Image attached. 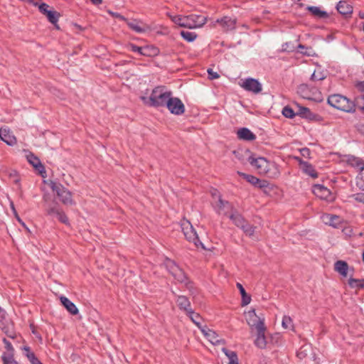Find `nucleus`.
<instances>
[{
  "label": "nucleus",
  "mask_w": 364,
  "mask_h": 364,
  "mask_svg": "<svg viewBox=\"0 0 364 364\" xmlns=\"http://www.w3.org/2000/svg\"><path fill=\"white\" fill-rule=\"evenodd\" d=\"M336 9L338 11L343 15H348L353 12V7L348 2L341 1L337 4Z\"/></svg>",
  "instance_id": "c756f323"
},
{
  "label": "nucleus",
  "mask_w": 364,
  "mask_h": 364,
  "mask_svg": "<svg viewBox=\"0 0 364 364\" xmlns=\"http://www.w3.org/2000/svg\"><path fill=\"white\" fill-rule=\"evenodd\" d=\"M109 14L114 18H118L119 20H122V21H124L126 22L127 21V18H125L124 16H123L122 15H121L119 13H117V12H113V11H109Z\"/></svg>",
  "instance_id": "5fc2aeb1"
},
{
  "label": "nucleus",
  "mask_w": 364,
  "mask_h": 364,
  "mask_svg": "<svg viewBox=\"0 0 364 364\" xmlns=\"http://www.w3.org/2000/svg\"><path fill=\"white\" fill-rule=\"evenodd\" d=\"M128 48L131 51L141 54L142 47L137 46L134 44H130Z\"/></svg>",
  "instance_id": "864d4df0"
},
{
  "label": "nucleus",
  "mask_w": 364,
  "mask_h": 364,
  "mask_svg": "<svg viewBox=\"0 0 364 364\" xmlns=\"http://www.w3.org/2000/svg\"><path fill=\"white\" fill-rule=\"evenodd\" d=\"M62 209L59 208L57 205L49 206L46 208V214L48 215H58V214L61 211Z\"/></svg>",
  "instance_id": "ea45409f"
},
{
  "label": "nucleus",
  "mask_w": 364,
  "mask_h": 364,
  "mask_svg": "<svg viewBox=\"0 0 364 364\" xmlns=\"http://www.w3.org/2000/svg\"><path fill=\"white\" fill-rule=\"evenodd\" d=\"M56 217L58 218V220L60 223H62L66 225H70L69 219L63 210H61V211H60V213L58 214V215Z\"/></svg>",
  "instance_id": "79ce46f5"
},
{
  "label": "nucleus",
  "mask_w": 364,
  "mask_h": 364,
  "mask_svg": "<svg viewBox=\"0 0 364 364\" xmlns=\"http://www.w3.org/2000/svg\"><path fill=\"white\" fill-rule=\"evenodd\" d=\"M308 9L315 16L319 18H326L328 16V14L326 11H321L317 6H309Z\"/></svg>",
  "instance_id": "c9c22d12"
},
{
  "label": "nucleus",
  "mask_w": 364,
  "mask_h": 364,
  "mask_svg": "<svg viewBox=\"0 0 364 364\" xmlns=\"http://www.w3.org/2000/svg\"><path fill=\"white\" fill-rule=\"evenodd\" d=\"M300 152L301 154V155L304 156V157H306V158H309L310 157V150L308 149V148H303L300 150Z\"/></svg>",
  "instance_id": "6e6d98bb"
},
{
  "label": "nucleus",
  "mask_w": 364,
  "mask_h": 364,
  "mask_svg": "<svg viewBox=\"0 0 364 364\" xmlns=\"http://www.w3.org/2000/svg\"><path fill=\"white\" fill-rule=\"evenodd\" d=\"M237 20L235 18L224 16L217 19L215 23H218L224 31H232L236 28Z\"/></svg>",
  "instance_id": "dca6fc26"
},
{
  "label": "nucleus",
  "mask_w": 364,
  "mask_h": 364,
  "mask_svg": "<svg viewBox=\"0 0 364 364\" xmlns=\"http://www.w3.org/2000/svg\"><path fill=\"white\" fill-rule=\"evenodd\" d=\"M242 177L244 179H245L247 181V182H250V183H252V182H260V181L252 176H250V175H247V174H245V173H242Z\"/></svg>",
  "instance_id": "3c124183"
},
{
  "label": "nucleus",
  "mask_w": 364,
  "mask_h": 364,
  "mask_svg": "<svg viewBox=\"0 0 364 364\" xmlns=\"http://www.w3.org/2000/svg\"><path fill=\"white\" fill-rule=\"evenodd\" d=\"M157 53H158V49L156 48L146 46V47L141 48V52L140 55H144V56H151V55H156Z\"/></svg>",
  "instance_id": "f704fd0d"
},
{
  "label": "nucleus",
  "mask_w": 364,
  "mask_h": 364,
  "mask_svg": "<svg viewBox=\"0 0 364 364\" xmlns=\"http://www.w3.org/2000/svg\"><path fill=\"white\" fill-rule=\"evenodd\" d=\"M164 264L167 271L176 282L184 284L188 289L193 287V282L188 279L184 271L173 260L166 258Z\"/></svg>",
  "instance_id": "7ed1b4c3"
},
{
  "label": "nucleus",
  "mask_w": 364,
  "mask_h": 364,
  "mask_svg": "<svg viewBox=\"0 0 364 364\" xmlns=\"http://www.w3.org/2000/svg\"><path fill=\"white\" fill-rule=\"evenodd\" d=\"M324 75L321 72L314 71L311 75V80L313 81L322 80L325 79Z\"/></svg>",
  "instance_id": "09e8293b"
},
{
  "label": "nucleus",
  "mask_w": 364,
  "mask_h": 364,
  "mask_svg": "<svg viewBox=\"0 0 364 364\" xmlns=\"http://www.w3.org/2000/svg\"><path fill=\"white\" fill-rule=\"evenodd\" d=\"M240 229L242 230L244 233L249 236L252 237L254 235L256 227L252 225H250L247 221L245 223V224L242 225V227L240 228Z\"/></svg>",
  "instance_id": "72a5a7b5"
},
{
  "label": "nucleus",
  "mask_w": 364,
  "mask_h": 364,
  "mask_svg": "<svg viewBox=\"0 0 364 364\" xmlns=\"http://www.w3.org/2000/svg\"><path fill=\"white\" fill-rule=\"evenodd\" d=\"M26 159L30 164H31L35 170L43 178L46 176V171L44 166L40 159L32 153L26 154Z\"/></svg>",
  "instance_id": "4468645a"
},
{
  "label": "nucleus",
  "mask_w": 364,
  "mask_h": 364,
  "mask_svg": "<svg viewBox=\"0 0 364 364\" xmlns=\"http://www.w3.org/2000/svg\"><path fill=\"white\" fill-rule=\"evenodd\" d=\"M60 301L63 306L67 309V311L71 314L72 315H76L78 314V309L75 306V304L72 302L67 297L62 296L60 298Z\"/></svg>",
  "instance_id": "b1692460"
},
{
  "label": "nucleus",
  "mask_w": 364,
  "mask_h": 364,
  "mask_svg": "<svg viewBox=\"0 0 364 364\" xmlns=\"http://www.w3.org/2000/svg\"><path fill=\"white\" fill-rule=\"evenodd\" d=\"M237 136L238 139L244 141H250L256 139V135L245 127L239 129L237 132Z\"/></svg>",
  "instance_id": "4be33fe9"
},
{
  "label": "nucleus",
  "mask_w": 364,
  "mask_h": 364,
  "mask_svg": "<svg viewBox=\"0 0 364 364\" xmlns=\"http://www.w3.org/2000/svg\"><path fill=\"white\" fill-rule=\"evenodd\" d=\"M23 350L24 355L28 359L31 364H43L36 356L35 353L31 350L29 346H23L21 348Z\"/></svg>",
  "instance_id": "c85d7f7f"
},
{
  "label": "nucleus",
  "mask_w": 364,
  "mask_h": 364,
  "mask_svg": "<svg viewBox=\"0 0 364 364\" xmlns=\"http://www.w3.org/2000/svg\"><path fill=\"white\" fill-rule=\"evenodd\" d=\"M46 16H47L48 21L53 23L55 24L58 22V18H59V14L56 12L55 11H51L50 10Z\"/></svg>",
  "instance_id": "e433bc0d"
},
{
  "label": "nucleus",
  "mask_w": 364,
  "mask_h": 364,
  "mask_svg": "<svg viewBox=\"0 0 364 364\" xmlns=\"http://www.w3.org/2000/svg\"><path fill=\"white\" fill-rule=\"evenodd\" d=\"M166 107L171 114L181 115L185 112V107L182 101L178 97L171 96Z\"/></svg>",
  "instance_id": "6e6552de"
},
{
  "label": "nucleus",
  "mask_w": 364,
  "mask_h": 364,
  "mask_svg": "<svg viewBox=\"0 0 364 364\" xmlns=\"http://www.w3.org/2000/svg\"><path fill=\"white\" fill-rule=\"evenodd\" d=\"M229 218L232 222L239 228L242 227L245 223L247 221L244 217L240 214L236 210L229 215Z\"/></svg>",
  "instance_id": "a878e982"
},
{
  "label": "nucleus",
  "mask_w": 364,
  "mask_h": 364,
  "mask_svg": "<svg viewBox=\"0 0 364 364\" xmlns=\"http://www.w3.org/2000/svg\"><path fill=\"white\" fill-rule=\"evenodd\" d=\"M34 5L38 6L39 11L45 15L50 11V10H48L49 6L48 4H46V3L38 4V2L36 1L34 3Z\"/></svg>",
  "instance_id": "49530a36"
},
{
  "label": "nucleus",
  "mask_w": 364,
  "mask_h": 364,
  "mask_svg": "<svg viewBox=\"0 0 364 364\" xmlns=\"http://www.w3.org/2000/svg\"><path fill=\"white\" fill-rule=\"evenodd\" d=\"M348 285L350 288L364 289V279H354L350 277L348 279Z\"/></svg>",
  "instance_id": "473e14b6"
},
{
  "label": "nucleus",
  "mask_w": 364,
  "mask_h": 364,
  "mask_svg": "<svg viewBox=\"0 0 364 364\" xmlns=\"http://www.w3.org/2000/svg\"><path fill=\"white\" fill-rule=\"evenodd\" d=\"M129 28L137 33H143L150 30V26L139 19H127Z\"/></svg>",
  "instance_id": "9b49d317"
},
{
  "label": "nucleus",
  "mask_w": 364,
  "mask_h": 364,
  "mask_svg": "<svg viewBox=\"0 0 364 364\" xmlns=\"http://www.w3.org/2000/svg\"><path fill=\"white\" fill-rule=\"evenodd\" d=\"M210 194L213 197V199L215 200V203L216 201H219V198H222L220 192L217 189H212L210 191Z\"/></svg>",
  "instance_id": "8fccbe9b"
},
{
  "label": "nucleus",
  "mask_w": 364,
  "mask_h": 364,
  "mask_svg": "<svg viewBox=\"0 0 364 364\" xmlns=\"http://www.w3.org/2000/svg\"><path fill=\"white\" fill-rule=\"evenodd\" d=\"M255 188H257L265 194L271 196V192L276 187L274 183H252Z\"/></svg>",
  "instance_id": "7c9ffc66"
},
{
  "label": "nucleus",
  "mask_w": 364,
  "mask_h": 364,
  "mask_svg": "<svg viewBox=\"0 0 364 364\" xmlns=\"http://www.w3.org/2000/svg\"><path fill=\"white\" fill-rule=\"evenodd\" d=\"M184 18L185 28H200L206 23V17L202 15L191 14L189 16H184Z\"/></svg>",
  "instance_id": "0eeeda50"
},
{
  "label": "nucleus",
  "mask_w": 364,
  "mask_h": 364,
  "mask_svg": "<svg viewBox=\"0 0 364 364\" xmlns=\"http://www.w3.org/2000/svg\"><path fill=\"white\" fill-rule=\"evenodd\" d=\"M249 163L260 173H267L269 167V162L264 157L251 156L248 159Z\"/></svg>",
  "instance_id": "423d86ee"
},
{
  "label": "nucleus",
  "mask_w": 364,
  "mask_h": 364,
  "mask_svg": "<svg viewBox=\"0 0 364 364\" xmlns=\"http://www.w3.org/2000/svg\"><path fill=\"white\" fill-rule=\"evenodd\" d=\"M282 325L284 328H290L293 327V321L290 316H284Z\"/></svg>",
  "instance_id": "37998d69"
},
{
  "label": "nucleus",
  "mask_w": 364,
  "mask_h": 364,
  "mask_svg": "<svg viewBox=\"0 0 364 364\" xmlns=\"http://www.w3.org/2000/svg\"><path fill=\"white\" fill-rule=\"evenodd\" d=\"M282 114L287 118L291 119L295 116L296 114L291 107L286 106L282 109Z\"/></svg>",
  "instance_id": "c03bdc74"
},
{
  "label": "nucleus",
  "mask_w": 364,
  "mask_h": 364,
  "mask_svg": "<svg viewBox=\"0 0 364 364\" xmlns=\"http://www.w3.org/2000/svg\"><path fill=\"white\" fill-rule=\"evenodd\" d=\"M355 86L359 91L364 92V81L358 82Z\"/></svg>",
  "instance_id": "bf43d9fd"
},
{
  "label": "nucleus",
  "mask_w": 364,
  "mask_h": 364,
  "mask_svg": "<svg viewBox=\"0 0 364 364\" xmlns=\"http://www.w3.org/2000/svg\"><path fill=\"white\" fill-rule=\"evenodd\" d=\"M203 335L213 344L215 346L220 345V343L224 344L225 340L219 338L217 333L208 328L206 326L200 330Z\"/></svg>",
  "instance_id": "2eb2a0df"
},
{
  "label": "nucleus",
  "mask_w": 364,
  "mask_h": 364,
  "mask_svg": "<svg viewBox=\"0 0 364 364\" xmlns=\"http://www.w3.org/2000/svg\"><path fill=\"white\" fill-rule=\"evenodd\" d=\"M2 341H3V343L4 344V347H5V348L7 350V353L6 354H14V348L12 344L11 343V342L9 341L5 338H4Z\"/></svg>",
  "instance_id": "a18cd8bd"
},
{
  "label": "nucleus",
  "mask_w": 364,
  "mask_h": 364,
  "mask_svg": "<svg viewBox=\"0 0 364 364\" xmlns=\"http://www.w3.org/2000/svg\"><path fill=\"white\" fill-rule=\"evenodd\" d=\"M208 77L210 80L218 79L220 77V75L218 74V73L214 72L212 69L208 70Z\"/></svg>",
  "instance_id": "603ef678"
},
{
  "label": "nucleus",
  "mask_w": 364,
  "mask_h": 364,
  "mask_svg": "<svg viewBox=\"0 0 364 364\" xmlns=\"http://www.w3.org/2000/svg\"><path fill=\"white\" fill-rule=\"evenodd\" d=\"M182 232L187 240L193 242L196 247L201 246L205 249L203 243L200 241L198 234L193 227L191 222L186 219H183L180 223Z\"/></svg>",
  "instance_id": "39448f33"
},
{
  "label": "nucleus",
  "mask_w": 364,
  "mask_h": 364,
  "mask_svg": "<svg viewBox=\"0 0 364 364\" xmlns=\"http://www.w3.org/2000/svg\"><path fill=\"white\" fill-rule=\"evenodd\" d=\"M2 330L8 337L13 339L16 338V333L14 332L9 331L6 328H2Z\"/></svg>",
  "instance_id": "4d7b16f0"
},
{
  "label": "nucleus",
  "mask_w": 364,
  "mask_h": 364,
  "mask_svg": "<svg viewBox=\"0 0 364 364\" xmlns=\"http://www.w3.org/2000/svg\"><path fill=\"white\" fill-rule=\"evenodd\" d=\"M171 95L172 92L165 86H158L152 90L150 97H141V99L150 107H166Z\"/></svg>",
  "instance_id": "f257e3e1"
},
{
  "label": "nucleus",
  "mask_w": 364,
  "mask_h": 364,
  "mask_svg": "<svg viewBox=\"0 0 364 364\" xmlns=\"http://www.w3.org/2000/svg\"><path fill=\"white\" fill-rule=\"evenodd\" d=\"M90 1L95 5H100L102 3V0H90Z\"/></svg>",
  "instance_id": "0e129e2a"
},
{
  "label": "nucleus",
  "mask_w": 364,
  "mask_h": 364,
  "mask_svg": "<svg viewBox=\"0 0 364 364\" xmlns=\"http://www.w3.org/2000/svg\"><path fill=\"white\" fill-rule=\"evenodd\" d=\"M359 100L360 97H355L354 101H352L343 95L334 94L328 97L327 102L330 106L338 110L353 113L355 111L356 105L359 104Z\"/></svg>",
  "instance_id": "f03ea898"
},
{
  "label": "nucleus",
  "mask_w": 364,
  "mask_h": 364,
  "mask_svg": "<svg viewBox=\"0 0 364 364\" xmlns=\"http://www.w3.org/2000/svg\"><path fill=\"white\" fill-rule=\"evenodd\" d=\"M305 350H303L302 349H300L296 355H297V357H299L300 359H303L304 358H305L306 356V353L304 352Z\"/></svg>",
  "instance_id": "052dcab7"
},
{
  "label": "nucleus",
  "mask_w": 364,
  "mask_h": 364,
  "mask_svg": "<svg viewBox=\"0 0 364 364\" xmlns=\"http://www.w3.org/2000/svg\"><path fill=\"white\" fill-rule=\"evenodd\" d=\"M334 269L341 275L346 277L348 274V264L345 261L338 260L334 264Z\"/></svg>",
  "instance_id": "bb28decb"
},
{
  "label": "nucleus",
  "mask_w": 364,
  "mask_h": 364,
  "mask_svg": "<svg viewBox=\"0 0 364 364\" xmlns=\"http://www.w3.org/2000/svg\"><path fill=\"white\" fill-rule=\"evenodd\" d=\"M176 303L178 308L182 311H184L186 314L192 309L191 302L186 296H178Z\"/></svg>",
  "instance_id": "5701e85b"
},
{
  "label": "nucleus",
  "mask_w": 364,
  "mask_h": 364,
  "mask_svg": "<svg viewBox=\"0 0 364 364\" xmlns=\"http://www.w3.org/2000/svg\"><path fill=\"white\" fill-rule=\"evenodd\" d=\"M228 364H239L238 363V358L236 357L235 358H232L230 360H229Z\"/></svg>",
  "instance_id": "e2e57ef3"
},
{
  "label": "nucleus",
  "mask_w": 364,
  "mask_h": 364,
  "mask_svg": "<svg viewBox=\"0 0 364 364\" xmlns=\"http://www.w3.org/2000/svg\"><path fill=\"white\" fill-rule=\"evenodd\" d=\"M257 331V338L255 340V345L260 348L264 349L267 347V339L265 337V331L266 327L264 325V322L259 323L258 326V329Z\"/></svg>",
  "instance_id": "f8f14e48"
},
{
  "label": "nucleus",
  "mask_w": 364,
  "mask_h": 364,
  "mask_svg": "<svg viewBox=\"0 0 364 364\" xmlns=\"http://www.w3.org/2000/svg\"><path fill=\"white\" fill-rule=\"evenodd\" d=\"M247 321L248 325L252 328H254L256 330L258 329V326H259V323L264 322V319H261L256 315L255 310H253L252 311H249L248 318L247 319Z\"/></svg>",
  "instance_id": "393cba45"
},
{
  "label": "nucleus",
  "mask_w": 364,
  "mask_h": 364,
  "mask_svg": "<svg viewBox=\"0 0 364 364\" xmlns=\"http://www.w3.org/2000/svg\"><path fill=\"white\" fill-rule=\"evenodd\" d=\"M187 316L190 318L191 321L200 329L201 330L205 326L202 325V317L199 314L196 313L193 309L188 311Z\"/></svg>",
  "instance_id": "cd10ccee"
},
{
  "label": "nucleus",
  "mask_w": 364,
  "mask_h": 364,
  "mask_svg": "<svg viewBox=\"0 0 364 364\" xmlns=\"http://www.w3.org/2000/svg\"><path fill=\"white\" fill-rule=\"evenodd\" d=\"M359 16L360 18L364 19V13H360Z\"/></svg>",
  "instance_id": "338daca9"
},
{
  "label": "nucleus",
  "mask_w": 364,
  "mask_h": 364,
  "mask_svg": "<svg viewBox=\"0 0 364 364\" xmlns=\"http://www.w3.org/2000/svg\"><path fill=\"white\" fill-rule=\"evenodd\" d=\"M54 196H55L59 200L65 205H75V200L73 199L72 193L62 183H48Z\"/></svg>",
  "instance_id": "20e7f679"
},
{
  "label": "nucleus",
  "mask_w": 364,
  "mask_h": 364,
  "mask_svg": "<svg viewBox=\"0 0 364 364\" xmlns=\"http://www.w3.org/2000/svg\"><path fill=\"white\" fill-rule=\"evenodd\" d=\"M236 286H237V289H239L240 293L242 296L241 305L242 306H247L251 301V296L246 293L245 289H244L243 286L240 283L237 282Z\"/></svg>",
  "instance_id": "2f4dec72"
},
{
  "label": "nucleus",
  "mask_w": 364,
  "mask_h": 364,
  "mask_svg": "<svg viewBox=\"0 0 364 364\" xmlns=\"http://www.w3.org/2000/svg\"><path fill=\"white\" fill-rule=\"evenodd\" d=\"M355 200L364 203V193H360L355 194Z\"/></svg>",
  "instance_id": "13d9d810"
},
{
  "label": "nucleus",
  "mask_w": 364,
  "mask_h": 364,
  "mask_svg": "<svg viewBox=\"0 0 364 364\" xmlns=\"http://www.w3.org/2000/svg\"><path fill=\"white\" fill-rule=\"evenodd\" d=\"M299 165L303 172L306 175L311 176L312 179H315L318 177V173L316 172L314 166L309 163L303 161L302 160L300 159Z\"/></svg>",
  "instance_id": "aec40b11"
},
{
  "label": "nucleus",
  "mask_w": 364,
  "mask_h": 364,
  "mask_svg": "<svg viewBox=\"0 0 364 364\" xmlns=\"http://www.w3.org/2000/svg\"><path fill=\"white\" fill-rule=\"evenodd\" d=\"M0 139L10 146L14 145L16 143V137L11 134L10 130L7 128H1L0 129Z\"/></svg>",
  "instance_id": "6ab92c4d"
},
{
  "label": "nucleus",
  "mask_w": 364,
  "mask_h": 364,
  "mask_svg": "<svg viewBox=\"0 0 364 364\" xmlns=\"http://www.w3.org/2000/svg\"><path fill=\"white\" fill-rule=\"evenodd\" d=\"M362 259H363V262L364 263V252H363V255H362Z\"/></svg>",
  "instance_id": "774afa93"
},
{
  "label": "nucleus",
  "mask_w": 364,
  "mask_h": 364,
  "mask_svg": "<svg viewBox=\"0 0 364 364\" xmlns=\"http://www.w3.org/2000/svg\"><path fill=\"white\" fill-rule=\"evenodd\" d=\"M298 48L301 49V50H303L304 48H306L305 46L302 45V44H299L298 46Z\"/></svg>",
  "instance_id": "69168bd1"
},
{
  "label": "nucleus",
  "mask_w": 364,
  "mask_h": 364,
  "mask_svg": "<svg viewBox=\"0 0 364 364\" xmlns=\"http://www.w3.org/2000/svg\"><path fill=\"white\" fill-rule=\"evenodd\" d=\"M214 209L218 215H223L229 217V215L235 210L233 205L228 200L219 198L214 205Z\"/></svg>",
  "instance_id": "1a4fd4ad"
},
{
  "label": "nucleus",
  "mask_w": 364,
  "mask_h": 364,
  "mask_svg": "<svg viewBox=\"0 0 364 364\" xmlns=\"http://www.w3.org/2000/svg\"><path fill=\"white\" fill-rule=\"evenodd\" d=\"M181 35L185 40H186L188 42L193 41L197 37V35L195 33L190 31H183L181 32Z\"/></svg>",
  "instance_id": "4c0bfd02"
},
{
  "label": "nucleus",
  "mask_w": 364,
  "mask_h": 364,
  "mask_svg": "<svg viewBox=\"0 0 364 364\" xmlns=\"http://www.w3.org/2000/svg\"><path fill=\"white\" fill-rule=\"evenodd\" d=\"M297 114L300 115L304 118L313 121L318 120V119L320 118V117L318 114H314L309 108L305 107L299 106Z\"/></svg>",
  "instance_id": "412c9836"
},
{
  "label": "nucleus",
  "mask_w": 364,
  "mask_h": 364,
  "mask_svg": "<svg viewBox=\"0 0 364 364\" xmlns=\"http://www.w3.org/2000/svg\"><path fill=\"white\" fill-rule=\"evenodd\" d=\"M5 318V311L0 307V324L2 323Z\"/></svg>",
  "instance_id": "680f3d73"
},
{
  "label": "nucleus",
  "mask_w": 364,
  "mask_h": 364,
  "mask_svg": "<svg viewBox=\"0 0 364 364\" xmlns=\"http://www.w3.org/2000/svg\"><path fill=\"white\" fill-rule=\"evenodd\" d=\"M322 220L326 225H328L335 228H338L341 223V219L339 216L332 214H324Z\"/></svg>",
  "instance_id": "a211bd4d"
},
{
  "label": "nucleus",
  "mask_w": 364,
  "mask_h": 364,
  "mask_svg": "<svg viewBox=\"0 0 364 364\" xmlns=\"http://www.w3.org/2000/svg\"><path fill=\"white\" fill-rule=\"evenodd\" d=\"M222 351L228 358L229 360L237 357L236 352L227 349L226 348H223Z\"/></svg>",
  "instance_id": "de8ad7c7"
},
{
  "label": "nucleus",
  "mask_w": 364,
  "mask_h": 364,
  "mask_svg": "<svg viewBox=\"0 0 364 364\" xmlns=\"http://www.w3.org/2000/svg\"><path fill=\"white\" fill-rule=\"evenodd\" d=\"M1 358L4 364H18V363L14 358V354L4 353Z\"/></svg>",
  "instance_id": "58836bf2"
},
{
  "label": "nucleus",
  "mask_w": 364,
  "mask_h": 364,
  "mask_svg": "<svg viewBox=\"0 0 364 364\" xmlns=\"http://www.w3.org/2000/svg\"><path fill=\"white\" fill-rule=\"evenodd\" d=\"M312 192L322 200H332L333 199L331 190L321 183H315L312 187Z\"/></svg>",
  "instance_id": "9d476101"
},
{
  "label": "nucleus",
  "mask_w": 364,
  "mask_h": 364,
  "mask_svg": "<svg viewBox=\"0 0 364 364\" xmlns=\"http://www.w3.org/2000/svg\"><path fill=\"white\" fill-rule=\"evenodd\" d=\"M344 161L350 166L357 168L358 171H362L364 169V161L353 155H348L345 156Z\"/></svg>",
  "instance_id": "f3484780"
},
{
  "label": "nucleus",
  "mask_w": 364,
  "mask_h": 364,
  "mask_svg": "<svg viewBox=\"0 0 364 364\" xmlns=\"http://www.w3.org/2000/svg\"><path fill=\"white\" fill-rule=\"evenodd\" d=\"M172 21L181 27H185V18L184 16H173L171 17Z\"/></svg>",
  "instance_id": "a19ab883"
},
{
  "label": "nucleus",
  "mask_w": 364,
  "mask_h": 364,
  "mask_svg": "<svg viewBox=\"0 0 364 364\" xmlns=\"http://www.w3.org/2000/svg\"><path fill=\"white\" fill-rule=\"evenodd\" d=\"M241 87L245 90L252 92L255 94L260 92L262 90V85L257 80L251 77L245 79L241 85Z\"/></svg>",
  "instance_id": "ddd939ff"
}]
</instances>
